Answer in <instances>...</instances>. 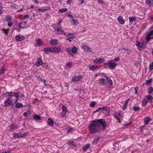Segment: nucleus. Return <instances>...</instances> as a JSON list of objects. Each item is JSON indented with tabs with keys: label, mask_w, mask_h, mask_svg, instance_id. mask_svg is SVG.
<instances>
[{
	"label": "nucleus",
	"mask_w": 153,
	"mask_h": 153,
	"mask_svg": "<svg viewBox=\"0 0 153 153\" xmlns=\"http://www.w3.org/2000/svg\"><path fill=\"white\" fill-rule=\"evenodd\" d=\"M100 124L103 127V130L105 129L107 123L105 120L100 119L93 121L89 126L90 132L93 133L97 132L101 127Z\"/></svg>",
	"instance_id": "obj_1"
},
{
	"label": "nucleus",
	"mask_w": 153,
	"mask_h": 153,
	"mask_svg": "<svg viewBox=\"0 0 153 153\" xmlns=\"http://www.w3.org/2000/svg\"><path fill=\"white\" fill-rule=\"evenodd\" d=\"M153 39V30L150 31L146 35V39L147 41Z\"/></svg>",
	"instance_id": "obj_2"
},
{
	"label": "nucleus",
	"mask_w": 153,
	"mask_h": 153,
	"mask_svg": "<svg viewBox=\"0 0 153 153\" xmlns=\"http://www.w3.org/2000/svg\"><path fill=\"white\" fill-rule=\"evenodd\" d=\"M109 108L106 107H104L101 109L102 112L107 116L109 115Z\"/></svg>",
	"instance_id": "obj_3"
},
{
	"label": "nucleus",
	"mask_w": 153,
	"mask_h": 153,
	"mask_svg": "<svg viewBox=\"0 0 153 153\" xmlns=\"http://www.w3.org/2000/svg\"><path fill=\"white\" fill-rule=\"evenodd\" d=\"M82 78V76H79L73 77L72 78L71 82H75L79 81Z\"/></svg>",
	"instance_id": "obj_4"
},
{
	"label": "nucleus",
	"mask_w": 153,
	"mask_h": 153,
	"mask_svg": "<svg viewBox=\"0 0 153 153\" xmlns=\"http://www.w3.org/2000/svg\"><path fill=\"white\" fill-rule=\"evenodd\" d=\"M109 68L111 69H114L117 65V64L113 62L111 60L109 61Z\"/></svg>",
	"instance_id": "obj_5"
},
{
	"label": "nucleus",
	"mask_w": 153,
	"mask_h": 153,
	"mask_svg": "<svg viewBox=\"0 0 153 153\" xmlns=\"http://www.w3.org/2000/svg\"><path fill=\"white\" fill-rule=\"evenodd\" d=\"M136 43V45L140 50H141L145 48V45L143 44H140L138 41H137Z\"/></svg>",
	"instance_id": "obj_6"
},
{
	"label": "nucleus",
	"mask_w": 153,
	"mask_h": 153,
	"mask_svg": "<svg viewBox=\"0 0 153 153\" xmlns=\"http://www.w3.org/2000/svg\"><path fill=\"white\" fill-rule=\"evenodd\" d=\"M55 31L57 32L56 33L58 35H62L64 33V32L60 27H58L56 29H55Z\"/></svg>",
	"instance_id": "obj_7"
},
{
	"label": "nucleus",
	"mask_w": 153,
	"mask_h": 153,
	"mask_svg": "<svg viewBox=\"0 0 153 153\" xmlns=\"http://www.w3.org/2000/svg\"><path fill=\"white\" fill-rule=\"evenodd\" d=\"M11 98L10 97H8L7 100L5 101L4 103V107H6L7 106L11 105L12 104V102L11 100Z\"/></svg>",
	"instance_id": "obj_8"
},
{
	"label": "nucleus",
	"mask_w": 153,
	"mask_h": 153,
	"mask_svg": "<svg viewBox=\"0 0 153 153\" xmlns=\"http://www.w3.org/2000/svg\"><path fill=\"white\" fill-rule=\"evenodd\" d=\"M104 61V59L103 58H100L99 59H96L94 60V62L100 64Z\"/></svg>",
	"instance_id": "obj_9"
},
{
	"label": "nucleus",
	"mask_w": 153,
	"mask_h": 153,
	"mask_svg": "<svg viewBox=\"0 0 153 153\" xmlns=\"http://www.w3.org/2000/svg\"><path fill=\"white\" fill-rule=\"evenodd\" d=\"M61 51V48L59 47H51V52L58 53Z\"/></svg>",
	"instance_id": "obj_10"
},
{
	"label": "nucleus",
	"mask_w": 153,
	"mask_h": 153,
	"mask_svg": "<svg viewBox=\"0 0 153 153\" xmlns=\"http://www.w3.org/2000/svg\"><path fill=\"white\" fill-rule=\"evenodd\" d=\"M42 64V61L40 57L38 58V60L35 63V65L37 67H39L41 66Z\"/></svg>",
	"instance_id": "obj_11"
},
{
	"label": "nucleus",
	"mask_w": 153,
	"mask_h": 153,
	"mask_svg": "<svg viewBox=\"0 0 153 153\" xmlns=\"http://www.w3.org/2000/svg\"><path fill=\"white\" fill-rule=\"evenodd\" d=\"M26 22H24L21 23H20L19 24L18 27L20 29L24 28H26Z\"/></svg>",
	"instance_id": "obj_12"
},
{
	"label": "nucleus",
	"mask_w": 153,
	"mask_h": 153,
	"mask_svg": "<svg viewBox=\"0 0 153 153\" xmlns=\"http://www.w3.org/2000/svg\"><path fill=\"white\" fill-rule=\"evenodd\" d=\"M15 39L17 41H20L24 40L25 39V37L23 36L18 35L16 36Z\"/></svg>",
	"instance_id": "obj_13"
},
{
	"label": "nucleus",
	"mask_w": 153,
	"mask_h": 153,
	"mask_svg": "<svg viewBox=\"0 0 153 153\" xmlns=\"http://www.w3.org/2000/svg\"><path fill=\"white\" fill-rule=\"evenodd\" d=\"M117 20L119 23L121 24H124L125 23V21L122 17L121 16H119L117 18Z\"/></svg>",
	"instance_id": "obj_14"
},
{
	"label": "nucleus",
	"mask_w": 153,
	"mask_h": 153,
	"mask_svg": "<svg viewBox=\"0 0 153 153\" xmlns=\"http://www.w3.org/2000/svg\"><path fill=\"white\" fill-rule=\"evenodd\" d=\"M114 117L117 119L118 121H120L119 118L120 116V114L118 112H116L114 114ZM120 122V121H119Z\"/></svg>",
	"instance_id": "obj_15"
},
{
	"label": "nucleus",
	"mask_w": 153,
	"mask_h": 153,
	"mask_svg": "<svg viewBox=\"0 0 153 153\" xmlns=\"http://www.w3.org/2000/svg\"><path fill=\"white\" fill-rule=\"evenodd\" d=\"M152 119L150 117H147L144 119V122L145 124L147 125L149 124V121H151Z\"/></svg>",
	"instance_id": "obj_16"
},
{
	"label": "nucleus",
	"mask_w": 153,
	"mask_h": 153,
	"mask_svg": "<svg viewBox=\"0 0 153 153\" xmlns=\"http://www.w3.org/2000/svg\"><path fill=\"white\" fill-rule=\"evenodd\" d=\"M47 123L49 126H53L54 124L53 121L50 118L48 119Z\"/></svg>",
	"instance_id": "obj_17"
},
{
	"label": "nucleus",
	"mask_w": 153,
	"mask_h": 153,
	"mask_svg": "<svg viewBox=\"0 0 153 153\" xmlns=\"http://www.w3.org/2000/svg\"><path fill=\"white\" fill-rule=\"evenodd\" d=\"M82 47L85 50L87 51L90 52L91 51L90 48L88 46L86 45H84L83 46H82Z\"/></svg>",
	"instance_id": "obj_18"
},
{
	"label": "nucleus",
	"mask_w": 153,
	"mask_h": 153,
	"mask_svg": "<svg viewBox=\"0 0 153 153\" xmlns=\"http://www.w3.org/2000/svg\"><path fill=\"white\" fill-rule=\"evenodd\" d=\"M44 51L46 53H48L50 52H51V48H45L44 49Z\"/></svg>",
	"instance_id": "obj_19"
},
{
	"label": "nucleus",
	"mask_w": 153,
	"mask_h": 153,
	"mask_svg": "<svg viewBox=\"0 0 153 153\" xmlns=\"http://www.w3.org/2000/svg\"><path fill=\"white\" fill-rule=\"evenodd\" d=\"M7 94H8L9 96H11V95H10V94H13L14 95V96L17 98L19 97V93H15L14 92H7L6 93Z\"/></svg>",
	"instance_id": "obj_20"
},
{
	"label": "nucleus",
	"mask_w": 153,
	"mask_h": 153,
	"mask_svg": "<svg viewBox=\"0 0 153 153\" xmlns=\"http://www.w3.org/2000/svg\"><path fill=\"white\" fill-rule=\"evenodd\" d=\"M99 80L100 81V82L102 84L104 85H107V83L106 82L104 78H102L100 79Z\"/></svg>",
	"instance_id": "obj_21"
},
{
	"label": "nucleus",
	"mask_w": 153,
	"mask_h": 153,
	"mask_svg": "<svg viewBox=\"0 0 153 153\" xmlns=\"http://www.w3.org/2000/svg\"><path fill=\"white\" fill-rule=\"evenodd\" d=\"M99 137H95L94 138L93 141L92 143L93 144L96 145V144L98 141V140L99 139Z\"/></svg>",
	"instance_id": "obj_22"
},
{
	"label": "nucleus",
	"mask_w": 153,
	"mask_h": 153,
	"mask_svg": "<svg viewBox=\"0 0 153 153\" xmlns=\"http://www.w3.org/2000/svg\"><path fill=\"white\" fill-rule=\"evenodd\" d=\"M33 117L34 120H39L41 119V118L39 116L36 114L34 115Z\"/></svg>",
	"instance_id": "obj_23"
},
{
	"label": "nucleus",
	"mask_w": 153,
	"mask_h": 153,
	"mask_svg": "<svg viewBox=\"0 0 153 153\" xmlns=\"http://www.w3.org/2000/svg\"><path fill=\"white\" fill-rule=\"evenodd\" d=\"M90 145L89 144H88L86 145H84V147H83V150L85 151H86L90 147Z\"/></svg>",
	"instance_id": "obj_24"
},
{
	"label": "nucleus",
	"mask_w": 153,
	"mask_h": 153,
	"mask_svg": "<svg viewBox=\"0 0 153 153\" xmlns=\"http://www.w3.org/2000/svg\"><path fill=\"white\" fill-rule=\"evenodd\" d=\"M74 38V35L72 34H69L68 35L67 39L68 40L71 41L70 39H72Z\"/></svg>",
	"instance_id": "obj_25"
},
{
	"label": "nucleus",
	"mask_w": 153,
	"mask_h": 153,
	"mask_svg": "<svg viewBox=\"0 0 153 153\" xmlns=\"http://www.w3.org/2000/svg\"><path fill=\"white\" fill-rule=\"evenodd\" d=\"M146 3L147 4L150 6L153 4V0H146Z\"/></svg>",
	"instance_id": "obj_26"
},
{
	"label": "nucleus",
	"mask_w": 153,
	"mask_h": 153,
	"mask_svg": "<svg viewBox=\"0 0 153 153\" xmlns=\"http://www.w3.org/2000/svg\"><path fill=\"white\" fill-rule=\"evenodd\" d=\"M89 68L90 69H91V70H94L98 68V66L96 65H91L89 67Z\"/></svg>",
	"instance_id": "obj_27"
},
{
	"label": "nucleus",
	"mask_w": 153,
	"mask_h": 153,
	"mask_svg": "<svg viewBox=\"0 0 153 153\" xmlns=\"http://www.w3.org/2000/svg\"><path fill=\"white\" fill-rule=\"evenodd\" d=\"M50 42L52 45H56L57 43V40H51L50 41Z\"/></svg>",
	"instance_id": "obj_28"
},
{
	"label": "nucleus",
	"mask_w": 153,
	"mask_h": 153,
	"mask_svg": "<svg viewBox=\"0 0 153 153\" xmlns=\"http://www.w3.org/2000/svg\"><path fill=\"white\" fill-rule=\"evenodd\" d=\"M13 136L15 137H21V133H15Z\"/></svg>",
	"instance_id": "obj_29"
},
{
	"label": "nucleus",
	"mask_w": 153,
	"mask_h": 153,
	"mask_svg": "<svg viewBox=\"0 0 153 153\" xmlns=\"http://www.w3.org/2000/svg\"><path fill=\"white\" fill-rule=\"evenodd\" d=\"M68 9L66 8H62L59 10V12L61 13L66 12L67 11Z\"/></svg>",
	"instance_id": "obj_30"
},
{
	"label": "nucleus",
	"mask_w": 153,
	"mask_h": 153,
	"mask_svg": "<svg viewBox=\"0 0 153 153\" xmlns=\"http://www.w3.org/2000/svg\"><path fill=\"white\" fill-rule=\"evenodd\" d=\"M37 43L38 45H41L43 44V41L40 39H38L37 41Z\"/></svg>",
	"instance_id": "obj_31"
},
{
	"label": "nucleus",
	"mask_w": 153,
	"mask_h": 153,
	"mask_svg": "<svg viewBox=\"0 0 153 153\" xmlns=\"http://www.w3.org/2000/svg\"><path fill=\"white\" fill-rule=\"evenodd\" d=\"M148 102V100L147 99H145L143 101L142 106H145L147 103Z\"/></svg>",
	"instance_id": "obj_32"
},
{
	"label": "nucleus",
	"mask_w": 153,
	"mask_h": 153,
	"mask_svg": "<svg viewBox=\"0 0 153 153\" xmlns=\"http://www.w3.org/2000/svg\"><path fill=\"white\" fill-rule=\"evenodd\" d=\"M15 106L18 108H19L21 107H23L22 104L19 103H17L15 105Z\"/></svg>",
	"instance_id": "obj_33"
},
{
	"label": "nucleus",
	"mask_w": 153,
	"mask_h": 153,
	"mask_svg": "<svg viewBox=\"0 0 153 153\" xmlns=\"http://www.w3.org/2000/svg\"><path fill=\"white\" fill-rule=\"evenodd\" d=\"M129 100V99H127L125 101V104H124V105L123 106V109H124L126 108V107L127 105V104H128V102Z\"/></svg>",
	"instance_id": "obj_34"
},
{
	"label": "nucleus",
	"mask_w": 153,
	"mask_h": 153,
	"mask_svg": "<svg viewBox=\"0 0 153 153\" xmlns=\"http://www.w3.org/2000/svg\"><path fill=\"white\" fill-rule=\"evenodd\" d=\"M66 51L67 52V53H68L69 54V55H72V53H71V49L70 48H67L66 49Z\"/></svg>",
	"instance_id": "obj_35"
},
{
	"label": "nucleus",
	"mask_w": 153,
	"mask_h": 153,
	"mask_svg": "<svg viewBox=\"0 0 153 153\" xmlns=\"http://www.w3.org/2000/svg\"><path fill=\"white\" fill-rule=\"evenodd\" d=\"M77 49L76 47L74 46L73 48L71 49V52L74 53H76Z\"/></svg>",
	"instance_id": "obj_36"
},
{
	"label": "nucleus",
	"mask_w": 153,
	"mask_h": 153,
	"mask_svg": "<svg viewBox=\"0 0 153 153\" xmlns=\"http://www.w3.org/2000/svg\"><path fill=\"white\" fill-rule=\"evenodd\" d=\"M153 91V88L152 87H150L149 88V91H148V93L149 94H152Z\"/></svg>",
	"instance_id": "obj_37"
},
{
	"label": "nucleus",
	"mask_w": 153,
	"mask_h": 153,
	"mask_svg": "<svg viewBox=\"0 0 153 153\" xmlns=\"http://www.w3.org/2000/svg\"><path fill=\"white\" fill-rule=\"evenodd\" d=\"M11 19H12V18L11 17V16H7V18H6V20H5V21H6L8 22H10V21H11Z\"/></svg>",
	"instance_id": "obj_38"
},
{
	"label": "nucleus",
	"mask_w": 153,
	"mask_h": 153,
	"mask_svg": "<svg viewBox=\"0 0 153 153\" xmlns=\"http://www.w3.org/2000/svg\"><path fill=\"white\" fill-rule=\"evenodd\" d=\"M73 23L75 25H77L78 24V21L75 19H72Z\"/></svg>",
	"instance_id": "obj_39"
},
{
	"label": "nucleus",
	"mask_w": 153,
	"mask_h": 153,
	"mask_svg": "<svg viewBox=\"0 0 153 153\" xmlns=\"http://www.w3.org/2000/svg\"><path fill=\"white\" fill-rule=\"evenodd\" d=\"M146 99H147L148 100H152L153 99L152 97L150 95L146 96Z\"/></svg>",
	"instance_id": "obj_40"
},
{
	"label": "nucleus",
	"mask_w": 153,
	"mask_h": 153,
	"mask_svg": "<svg viewBox=\"0 0 153 153\" xmlns=\"http://www.w3.org/2000/svg\"><path fill=\"white\" fill-rule=\"evenodd\" d=\"M30 114V113L29 111L25 112L23 113V115L25 117L29 115Z\"/></svg>",
	"instance_id": "obj_41"
},
{
	"label": "nucleus",
	"mask_w": 153,
	"mask_h": 153,
	"mask_svg": "<svg viewBox=\"0 0 153 153\" xmlns=\"http://www.w3.org/2000/svg\"><path fill=\"white\" fill-rule=\"evenodd\" d=\"M135 20V19L134 17H130L129 22L130 23H132Z\"/></svg>",
	"instance_id": "obj_42"
},
{
	"label": "nucleus",
	"mask_w": 153,
	"mask_h": 153,
	"mask_svg": "<svg viewBox=\"0 0 153 153\" xmlns=\"http://www.w3.org/2000/svg\"><path fill=\"white\" fill-rule=\"evenodd\" d=\"M120 60V58L119 57H117L114 59L113 60H111L113 62H117L119 61Z\"/></svg>",
	"instance_id": "obj_43"
},
{
	"label": "nucleus",
	"mask_w": 153,
	"mask_h": 153,
	"mask_svg": "<svg viewBox=\"0 0 153 153\" xmlns=\"http://www.w3.org/2000/svg\"><path fill=\"white\" fill-rule=\"evenodd\" d=\"M28 134V133L27 132H26V133H24L23 134H22L21 133V137L22 138L23 137H25L26 136H27V135Z\"/></svg>",
	"instance_id": "obj_44"
},
{
	"label": "nucleus",
	"mask_w": 153,
	"mask_h": 153,
	"mask_svg": "<svg viewBox=\"0 0 153 153\" xmlns=\"http://www.w3.org/2000/svg\"><path fill=\"white\" fill-rule=\"evenodd\" d=\"M62 108V111L65 112L67 111V109L64 105H63Z\"/></svg>",
	"instance_id": "obj_45"
},
{
	"label": "nucleus",
	"mask_w": 153,
	"mask_h": 153,
	"mask_svg": "<svg viewBox=\"0 0 153 153\" xmlns=\"http://www.w3.org/2000/svg\"><path fill=\"white\" fill-rule=\"evenodd\" d=\"M48 9H41V8H39L38 9V11H42L43 12H44L45 11L47 10Z\"/></svg>",
	"instance_id": "obj_46"
},
{
	"label": "nucleus",
	"mask_w": 153,
	"mask_h": 153,
	"mask_svg": "<svg viewBox=\"0 0 153 153\" xmlns=\"http://www.w3.org/2000/svg\"><path fill=\"white\" fill-rule=\"evenodd\" d=\"M29 17V16L28 15H25L24 16L23 18H22L21 20H24L25 19H27Z\"/></svg>",
	"instance_id": "obj_47"
},
{
	"label": "nucleus",
	"mask_w": 153,
	"mask_h": 153,
	"mask_svg": "<svg viewBox=\"0 0 153 153\" xmlns=\"http://www.w3.org/2000/svg\"><path fill=\"white\" fill-rule=\"evenodd\" d=\"M149 69L151 70L153 69V62H151L149 65Z\"/></svg>",
	"instance_id": "obj_48"
},
{
	"label": "nucleus",
	"mask_w": 153,
	"mask_h": 153,
	"mask_svg": "<svg viewBox=\"0 0 153 153\" xmlns=\"http://www.w3.org/2000/svg\"><path fill=\"white\" fill-rule=\"evenodd\" d=\"M107 81H108V83L110 85H112V81L110 78H109V79H108V80H107Z\"/></svg>",
	"instance_id": "obj_49"
},
{
	"label": "nucleus",
	"mask_w": 153,
	"mask_h": 153,
	"mask_svg": "<svg viewBox=\"0 0 153 153\" xmlns=\"http://www.w3.org/2000/svg\"><path fill=\"white\" fill-rule=\"evenodd\" d=\"M4 67H2L1 69L0 70V73L1 74H3L4 73Z\"/></svg>",
	"instance_id": "obj_50"
},
{
	"label": "nucleus",
	"mask_w": 153,
	"mask_h": 153,
	"mask_svg": "<svg viewBox=\"0 0 153 153\" xmlns=\"http://www.w3.org/2000/svg\"><path fill=\"white\" fill-rule=\"evenodd\" d=\"M13 25V23L11 21L8 22L7 25L8 26L11 27Z\"/></svg>",
	"instance_id": "obj_51"
},
{
	"label": "nucleus",
	"mask_w": 153,
	"mask_h": 153,
	"mask_svg": "<svg viewBox=\"0 0 153 153\" xmlns=\"http://www.w3.org/2000/svg\"><path fill=\"white\" fill-rule=\"evenodd\" d=\"M139 109L140 108L138 106H135L134 108V110L135 111H137L139 110Z\"/></svg>",
	"instance_id": "obj_52"
},
{
	"label": "nucleus",
	"mask_w": 153,
	"mask_h": 153,
	"mask_svg": "<svg viewBox=\"0 0 153 153\" xmlns=\"http://www.w3.org/2000/svg\"><path fill=\"white\" fill-rule=\"evenodd\" d=\"M95 105V102H91V103L90 104V106L92 107H94Z\"/></svg>",
	"instance_id": "obj_53"
},
{
	"label": "nucleus",
	"mask_w": 153,
	"mask_h": 153,
	"mask_svg": "<svg viewBox=\"0 0 153 153\" xmlns=\"http://www.w3.org/2000/svg\"><path fill=\"white\" fill-rule=\"evenodd\" d=\"M73 142L72 141H69L67 143V144L70 146H72L73 145Z\"/></svg>",
	"instance_id": "obj_54"
},
{
	"label": "nucleus",
	"mask_w": 153,
	"mask_h": 153,
	"mask_svg": "<svg viewBox=\"0 0 153 153\" xmlns=\"http://www.w3.org/2000/svg\"><path fill=\"white\" fill-rule=\"evenodd\" d=\"M67 112L62 111V112L61 116L62 117H64L65 116L67 113Z\"/></svg>",
	"instance_id": "obj_55"
},
{
	"label": "nucleus",
	"mask_w": 153,
	"mask_h": 153,
	"mask_svg": "<svg viewBox=\"0 0 153 153\" xmlns=\"http://www.w3.org/2000/svg\"><path fill=\"white\" fill-rule=\"evenodd\" d=\"M3 13L2 7L0 6V14H1Z\"/></svg>",
	"instance_id": "obj_56"
},
{
	"label": "nucleus",
	"mask_w": 153,
	"mask_h": 153,
	"mask_svg": "<svg viewBox=\"0 0 153 153\" xmlns=\"http://www.w3.org/2000/svg\"><path fill=\"white\" fill-rule=\"evenodd\" d=\"M67 65L68 66L71 67L72 66V63L71 62H69L68 63H67Z\"/></svg>",
	"instance_id": "obj_57"
},
{
	"label": "nucleus",
	"mask_w": 153,
	"mask_h": 153,
	"mask_svg": "<svg viewBox=\"0 0 153 153\" xmlns=\"http://www.w3.org/2000/svg\"><path fill=\"white\" fill-rule=\"evenodd\" d=\"M3 30H4V33L6 34H8V33H9V30H4V29H3Z\"/></svg>",
	"instance_id": "obj_58"
},
{
	"label": "nucleus",
	"mask_w": 153,
	"mask_h": 153,
	"mask_svg": "<svg viewBox=\"0 0 153 153\" xmlns=\"http://www.w3.org/2000/svg\"><path fill=\"white\" fill-rule=\"evenodd\" d=\"M151 82V80H149V79H148L147 80H146V83L147 84H148L149 83Z\"/></svg>",
	"instance_id": "obj_59"
},
{
	"label": "nucleus",
	"mask_w": 153,
	"mask_h": 153,
	"mask_svg": "<svg viewBox=\"0 0 153 153\" xmlns=\"http://www.w3.org/2000/svg\"><path fill=\"white\" fill-rule=\"evenodd\" d=\"M72 1V0H68L67 1V4H70Z\"/></svg>",
	"instance_id": "obj_60"
},
{
	"label": "nucleus",
	"mask_w": 153,
	"mask_h": 153,
	"mask_svg": "<svg viewBox=\"0 0 153 153\" xmlns=\"http://www.w3.org/2000/svg\"><path fill=\"white\" fill-rule=\"evenodd\" d=\"M10 126V128L13 129H15V128H14V126L13 125H11Z\"/></svg>",
	"instance_id": "obj_61"
},
{
	"label": "nucleus",
	"mask_w": 153,
	"mask_h": 153,
	"mask_svg": "<svg viewBox=\"0 0 153 153\" xmlns=\"http://www.w3.org/2000/svg\"><path fill=\"white\" fill-rule=\"evenodd\" d=\"M41 81L42 82H43L45 85H46L45 84V83H46V80H42V79H41Z\"/></svg>",
	"instance_id": "obj_62"
},
{
	"label": "nucleus",
	"mask_w": 153,
	"mask_h": 153,
	"mask_svg": "<svg viewBox=\"0 0 153 153\" xmlns=\"http://www.w3.org/2000/svg\"><path fill=\"white\" fill-rule=\"evenodd\" d=\"M101 108H98L95 111V112H98L100 110H101Z\"/></svg>",
	"instance_id": "obj_63"
},
{
	"label": "nucleus",
	"mask_w": 153,
	"mask_h": 153,
	"mask_svg": "<svg viewBox=\"0 0 153 153\" xmlns=\"http://www.w3.org/2000/svg\"><path fill=\"white\" fill-rule=\"evenodd\" d=\"M101 4H103V2L102 0H97Z\"/></svg>",
	"instance_id": "obj_64"
}]
</instances>
